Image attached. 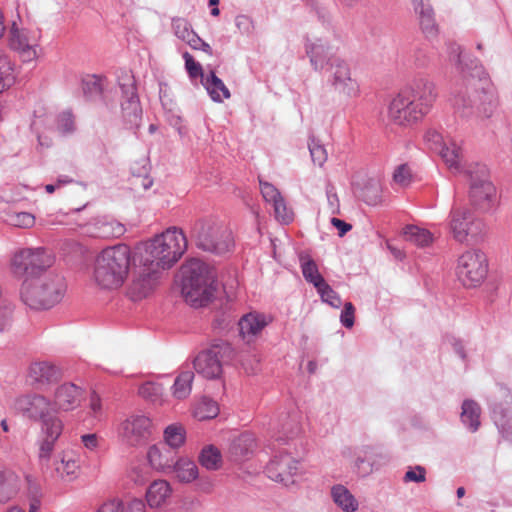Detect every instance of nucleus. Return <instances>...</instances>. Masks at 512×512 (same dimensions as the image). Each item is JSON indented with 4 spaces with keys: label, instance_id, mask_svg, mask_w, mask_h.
Returning <instances> with one entry per match:
<instances>
[{
    "label": "nucleus",
    "instance_id": "nucleus-15",
    "mask_svg": "<svg viewBox=\"0 0 512 512\" xmlns=\"http://www.w3.org/2000/svg\"><path fill=\"white\" fill-rule=\"evenodd\" d=\"M424 140L431 150L440 154L451 171L460 170L463 152L456 141L452 139L446 141L442 134L433 128L426 131Z\"/></svg>",
    "mask_w": 512,
    "mask_h": 512
},
{
    "label": "nucleus",
    "instance_id": "nucleus-61",
    "mask_svg": "<svg viewBox=\"0 0 512 512\" xmlns=\"http://www.w3.org/2000/svg\"><path fill=\"white\" fill-rule=\"evenodd\" d=\"M175 34L178 38L188 43L189 38L191 39L192 34L195 32L188 27V23L182 19H179L173 23Z\"/></svg>",
    "mask_w": 512,
    "mask_h": 512
},
{
    "label": "nucleus",
    "instance_id": "nucleus-56",
    "mask_svg": "<svg viewBox=\"0 0 512 512\" xmlns=\"http://www.w3.org/2000/svg\"><path fill=\"white\" fill-rule=\"evenodd\" d=\"M275 217L282 221L283 223H290L293 220L292 212L287 208L286 203L281 196L275 203L273 204Z\"/></svg>",
    "mask_w": 512,
    "mask_h": 512
},
{
    "label": "nucleus",
    "instance_id": "nucleus-35",
    "mask_svg": "<svg viewBox=\"0 0 512 512\" xmlns=\"http://www.w3.org/2000/svg\"><path fill=\"white\" fill-rule=\"evenodd\" d=\"M331 497L334 503L344 512H355L358 509V501L348 488L342 484L332 486Z\"/></svg>",
    "mask_w": 512,
    "mask_h": 512
},
{
    "label": "nucleus",
    "instance_id": "nucleus-18",
    "mask_svg": "<svg viewBox=\"0 0 512 512\" xmlns=\"http://www.w3.org/2000/svg\"><path fill=\"white\" fill-rule=\"evenodd\" d=\"M152 434V421L143 414H133L122 422L120 435L130 446L145 444Z\"/></svg>",
    "mask_w": 512,
    "mask_h": 512
},
{
    "label": "nucleus",
    "instance_id": "nucleus-25",
    "mask_svg": "<svg viewBox=\"0 0 512 512\" xmlns=\"http://www.w3.org/2000/svg\"><path fill=\"white\" fill-rule=\"evenodd\" d=\"M272 321V317L264 313L250 312L238 322L240 336L247 342L252 341Z\"/></svg>",
    "mask_w": 512,
    "mask_h": 512
},
{
    "label": "nucleus",
    "instance_id": "nucleus-11",
    "mask_svg": "<svg viewBox=\"0 0 512 512\" xmlns=\"http://www.w3.org/2000/svg\"><path fill=\"white\" fill-rule=\"evenodd\" d=\"M450 231L453 238L460 242H478L485 234L484 222L475 217L470 209L452 207L450 211Z\"/></svg>",
    "mask_w": 512,
    "mask_h": 512
},
{
    "label": "nucleus",
    "instance_id": "nucleus-41",
    "mask_svg": "<svg viewBox=\"0 0 512 512\" xmlns=\"http://www.w3.org/2000/svg\"><path fill=\"white\" fill-rule=\"evenodd\" d=\"M403 233L407 241L420 247L428 246L433 241L432 234L428 230L415 225H407Z\"/></svg>",
    "mask_w": 512,
    "mask_h": 512
},
{
    "label": "nucleus",
    "instance_id": "nucleus-12",
    "mask_svg": "<svg viewBox=\"0 0 512 512\" xmlns=\"http://www.w3.org/2000/svg\"><path fill=\"white\" fill-rule=\"evenodd\" d=\"M488 273L486 255L480 250H468L458 259L457 275L461 283L468 288L479 286Z\"/></svg>",
    "mask_w": 512,
    "mask_h": 512
},
{
    "label": "nucleus",
    "instance_id": "nucleus-32",
    "mask_svg": "<svg viewBox=\"0 0 512 512\" xmlns=\"http://www.w3.org/2000/svg\"><path fill=\"white\" fill-rule=\"evenodd\" d=\"M172 489L166 480H156L146 491V500L151 508L160 507L171 496Z\"/></svg>",
    "mask_w": 512,
    "mask_h": 512
},
{
    "label": "nucleus",
    "instance_id": "nucleus-52",
    "mask_svg": "<svg viewBox=\"0 0 512 512\" xmlns=\"http://www.w3.org/2000/svg\"><path fill=\"white\" fill-rule=\"evenodd\" d=\"M308 147L313 163L320 167L323 166L327 160V152L324 146L317 142L315 139H312L308 144Z\"/></svg>",
    "mask_w": 512,
    "mask_h": 512
},
{
    "label": "nucleus",
    "instance_id": "nucleus-38",
    "mask_svg": "<svg viewBox=\"0 0 512 512\" xmlns=\"http://www.w3.org/2000/svg\"><path fill=\"white\" fill-rule=\"evenodd\" d=\"M171 471L175 472L178 480L183 483H189L195 480L198 476L197 465L195 462L187 458H178Z\"/></svg>",
    "mask_w": 512,
    "mask_h": 512
},
{
    "label": "nucleus",
    "instance_id": "nucleus-45",
    "mask_svg": "<svg viewBox=\"0 0 512 512\" xmlns=\"http://www.w3.org/2000/svg\"><path fill=\"white\" fill-rule=\"evenodd\" d=\"M219 413V407L216 401L204 397L195 409V417L199 420L215 418Z\"/></svg>",
    "mask_w": 512,
    "mask_h": 512
},
{
    "label": "nucleus",
    "instance_id": "nucleus-59",
    "mask_svg": "<svg viewBox=\"0 0 512 512\" xmlns=\"http://www.w3.org/2000/svg\"><path fill=\"white\" fill-rule=\"evenodd\" d=\"M426 480V470L423 466L417 465L414 469H409L404 475V482L421 483Z\"/></svg>",
    "mask_w": 512,
    "mask_h": 512
},
{
    "label": "nucleus",
    "instance_id": "nucleus-51",
    "mask_svg": "<svg viewBox=\"0 0 512 512\" xmlns=\"http://www.w3.org/2000/svg\"><path fill=\"white\" fill-rule=\"evenodd\" d=\"M0 77L3 83H15L16 80L14 64L4 54H0Z\"/></svg>",
    "mask_w": 512,
    "mask_h": 512
},
{
    "label": "nucleus",
    "instance_id": "nucleus-58",
    "mask_svg": "<svg viewBox=\"0 0 512 512\" xmlns=\"http://www.w3.org/2000/svg\"><path fill=\"white\" fill-rule=\"evenodd\" d=\"M117 512H144L145 504L141 499H133L130 502L124 504L121 501H116Z\"/></svg>",
    "mask_w": 512,
    "mask_h": 512
},
{
    "label": "nucleus",
    "instance_id": "nucleus-24",
    "mask_svg": "<svg viewBox=\"0 0 512 512\" xmlns=\"http://www.w3.org/2000/svg\"><path fill=\"white\" fill-rule=\"evenodd\" d=\"M412 4L425 38L428 40L436 38L438 35V25L429 0H412Z\"/></svg>",
    "mask_w": 512,
    "mask_h": 512
},
{
    "label": "nucleus",
    "instance_id": "nucleus-17",
    "mask_svg": "<svg viewBox=\"0 0 512 512\" xmlns=\"http://www.w3.org/2000/svg\"><path fill=\"white\" fill-rule=\"evenodd\" d=\"M305 54L309 58L310 65L315 72H325L334 60H338L340 56L328 41L322 38L311 39L305 38L304 41Z\"/></svg>",
    "mask_w": 512,
    "mask_h": 512
},
{
    "label": "nucleus",
    "instance_id": "nucleus-62",
    "mask_svg": "<svg viewBox=\"0 0 512 512\" xmlns=\"http://www.w3.org/2000/svg\"><path fill=\"white\" fill-rule=\"evenodd\" d=\"M149 168L146 166V164H143L141 167H138V163L132 167V174L133 176L137 178H142L141 185L142 187L147 190L149 189L152 184L153 180L148 178Z\"/></svg>",
    "mask_w": 512,
    "mask_h": 512
},
{
    "label": "nucleus",
    "instance_id": "nucleus-55",
    "mask_svg": "<svg viewBox=\"0 0 512 512\" xmlns=\"http://www.w3.org/2000/svg\"><path fill=\"white\" fill-rule=\"evenodd\" d=\"M57 128L63 135L70 134L75 130L74 118L71 112L64 111L59 114Z\"/></svg>",
    "mask_w": 512,
    "mask_h": 512
},
{
    "label": "nucleus",
    "instance_id": "nucleus-48",
    "mask_svg": "<svg viewBox=\"0 0 512 512\" xmlns=\"http://www.w3.org/2000/svg\"><path fill=\"white\" fill-rule=\"evenodd\" d=\"M138 393L144 399L155 402L162 395L163 387L159 383L147 381L139 387Z\"/></svg>",
    "mask_w": 512,
    "mask_h": 512
},
{
    "label": "nucleus",
    "instance_id": "nucleus-42",
    "mask_svg": "<svg viewBox=\"0 0 512 512\" xmlns=\"http://www.w3.org/2000/svg\"><path fill=\"white\" fill-rule=\"evenodd\" d=\"M164 442L174 451L185 442V429L181 425L171 424L164 430Z\"/></svg>",
    "mask_w": 512,
    "mask_h": 512
},
{
    "label": "nucleus",
    "instance_id": "nucleus-28",
    "mask_svg": "<svg viewBox=\"0 0 512 512\" xmlns=\"http://www.w3.org/2000/svg\"><path fill=\"white\" fill-rule=\"evenodd\" d=\"M147 457L154 469L170 471L177 460V452L168 447L167 444L158 443L149 448Z\"/></svg>",
    "mask_w": 512,
    "mask_h": 512
},
{
    "label": "nucleus",
    "instance_id": "nucleus-33",
    "mask_svg": "<svg viewBox=\"0 0 512 512\" xmlns=\"http://www.w3.org/2000/svg\"><path fill=\"white\" fill-rule=\"evenodd\" d=\"M202 85L208 92L214 102H222L223 99L230 98V91L224 82L211 71L201 80Z\"/></svg>",
    "mask_w": 512,
    "mask_h": 512
},
{
    "label": "nucleus",
    "instance_id": "nucleus-40",
    "mask_svg": "<svg viewBox=\"0 0 512 512\" xmlns=\"http://www.w3.org/2000/svg\"><path fill=\"white\" fill-rule=\"evenodd\" d=\"M198 461L207 470H217L221 466L222 455L217 447L208 445L201 450Z\"/></svg>",
    "mask_w": 512,
    "mask_h": 512
},
{
    "label": "nucleus",
    "instance_id": "nucleus-7",
    "mask_svg": "<svg viewBox=\"0 0 512 512\" xmlns=\"http://www.w3.org/2000/svg\"><path fill=\"white\" fill-rule=\"evenodd\" d=\"M191 236L198 248L217 255L229 252L233 246L231 232L212 219L197 220L192 226Z\"/></svg>",
    "mask_w": 512,
    "mask_h": 512
},
{
    "label": "nucleus",
    "instance_id": "nucleus-5",
    "mask_svg": "<svg viewBox=\"0 0 512 512\" xmlns=\"http://www.w3.org/2000/svg\"><path fill=\"white\" fill-rule=\"evenodd\" d=\"M64 291L63 277L49 272L43 277L24 280L21 298L31 309H50L62 299Z\"/></svg>",
    "mask_w": 512,
    "mask_h": 512
},
{
    "label": "nucleus",
    "instance_id": "nucleus-30",
    "mask_svg": "<svg viewBox=\"0 0 512 512\" xmlns=\"http://www.w3.org/2000/svg\"><path fill=\"white\" fill-rule=\"evenodd\" d=\"M256 448V441L251 433H242L235 438L229 447L230 458L235 462L249 459Z\"/></svg>",
    "mask_w": 512,
    "mask_h": 512
},
{
    "label": "nucleus",
    "instance_id": "nucleus-26",
    "mask_svg": "<svg viewBox=\"0 0 512 512\" xmlns=\"http://www.w3.org/2000/svg\"><path fill=\"white\" fill-rule=\"evenodd\" d=\"M88 231L91 236L100 239H113L121 237L126 228L121 222L110 218L101 217L94 219L88 226Z\"/></svg>",
    "mask_w": 512,
    "mask_h": 512
},
{
    "label": "nucleus",
    "instance_id": "nucleus-6",
    "mask_svg": "<svg viewBox=\"0 0 512 512\" xmlns=\"http://www.w3.org/2000/svg\"><path fill=\"white\" fill-rule=\"evenodd\" d=\"M454 173L462 174L469 182V197L471 203L483 210H489L496 194V189L490 180L489 169L485 164L472 162L462 166Z\"/></svg>",
    "mask_w": 512,
    "mask_h": 512
},
{
    "label": "nucleus",
    "instance_id": "nucleus-8",
    "mask_svg": "<svg viewBox=\"0 0 512 512\" xmlns=\"http://www.w3.org/2000/svg\"><path fill=\"white\" fill-rule=\"evenodd\" d=\"M451 102L455 112L462 118H470L474 115L488 118L495 107L491 93L483 89L471 91L468 87L453 91Z\"/></svg>",
    "mask_w": 512,
    "mask_h": 512
},
{
    "label": "nucleus",
    "instance_id": "nucleus-14",
    "mask_svg": "<svg viewBox=\"0 0 512 512\" xmlns=\"http://www.w3.org/2000/svg\"><path fill=\"white\" fill-rule=\"evenodd\" d=\"M14 406L24 417L33 421H41L42 428L45 427L46 422L60 419L50 414L53 411L50 400L39 394L22 395L16 399Z\"/></svg>",
    "mask_w": 512,
    "mask_h": 512
},
{
    "label": "nucleus",
    "instance_id": "nucleus-3",
    "mask_svg": "<svg viewBox=\"0 0 512 512\" xmlns=\"http://www.w3.org/2000/svg\"><path fill=\"white\" fill-rule=\"evenodd\" d=\"M131 263V250L125 244L103 249L95 258L93 278L103 289H116L126 280Z\"/></svg>",
    "mask_w": 512,
    "mask_h": 512
},
{
    "label": "nucleus",
    "instance_id": "nucleus-1",
    "mask_svg": "<svg viewBox=\"0 0 512 512\" xmlns=\"http://www.w3.org/2000/svg\"><path fill=\"white\" fill-rule=\"evenodd\" d=\"M187 248V239L181 229L172 227L147 241L138 253V262L143 266L139 277L131 286L134 299L146 297L153 289L159 270L171 268Z\"/></svg>",
    "mask_w": 512,
    "mask_h": 512
},
{
    "label": "nucleus",
    "instance_id": "nucleus-53",
    "mask_svg": "<svg viewBox=\"0 0 512 512\" xmlns=\"http://www.w3.org/2000/svg\"><path fill=\"white\" fill-rule=\"evenodd\" d=\"M183 58L185 60V68L189 77L191 79L201 77L202 80L205 76L201 64L196 62L194 57L188 52L183 53Z\"/></svg>",
    "mask_w": 512,
    "mask_h": 512
},
{
    "label": "nucleus",
    "instance_id": "nucleus-43",
    "mask_svg": "<svg viewBox=\"0 0 512 512\" xmlns=\"http://www.w3.org/2000/svg\"><path fill=\"white\" fill-rule=\"evenodd\" d=\"M78 468L77 461L67 454H64L59 460L55 461V470L63 479L65 477L68 480L75 478Z\"/></svg>",
    "mask_w": 512,
    "mask_h": 512
},
{
    "label": "nucleus",
    "instance_id": "nucleus-47",
    "mask_svg": "<svg viewBox=\"0 0 512 512\" xmlns=\"http://www.w3.org/2000/svg\"><path fill=\"white\" fill-rule=\"evenodd\" d=\"M14 307L8 299L0 301V332L8 331L13 322Z\"/></svg>",
    "mask_w": 512,
    "mask_h": 512
},
{
    "label": "nucleus",
    "instance_id": "nucleus-27",
    "mask_svg": "<svg viewBox=\"0 0 512 512\" xmlns=\"http://www.w3.org/2000/svg\"><path fill=\"white\" fill-rule=\"evenodd\" d=\"M45 434L39 448V461L42 466L48 464L51 453L54 449L55 442L58 440L63 431V423L61 419H54L45 423L42 428Z\"/></svg>",
    "mask_w": 512,
    "mask_h": 512
},
{
    "label": "nucleus",
    "instance_id": "nucleus-64",
    "mask_svg": "<svg viewBox=\"0 0 512 512\" xmlns=\"http://www.w3.org/2000/svg\"><path fill=\"white\" fill-rule=\"evenodd\" d=\"M188 44L192 49L202 50L210 56L213 54L211 46L202 40L196 33L192 34L191 39L189 38Z\"/></svg>",
    "mask_w": 512,
    "mask_h": 512
},
{
    "label": "nucleus",
    "instance_id": "nucleus-39",
    "mask_svg": "<svg viewBox=\"0 0 512 512\" xmlns=\"http://www.w3.org/2000/svg\"><path fill=\"white\" fill-rule=\"evenodd\" d=\"M194 372L191 370L182 371L175 379L172 386V394L177 399H185L191 393Z\"/></svg>",
    "mask_w": 512,
    "mask_h": 512
},
{
    "label": "nucleus",
    "instance_id": "nucleus-44",
    "mask_svg": "<svg viewBox=\"0 0 512 512\" xmlns=\"http://www.w3.org/2000/svg\"><path fill=\"white\" fill-rule=\"evenodd\" d=\"M82 90L88 100H94L102 94L101 78L96 75H88L82 80Z\"/></svg>",
    "mask_w": 512,
    "mask_h": 512
},
{
    "label": "nucleus",
    "instance_id": "nucleus-37",
    "mask_svg": "<svg viewBox=\"0 0 512 512\" xmlns=\"http://www.w3.org/2000/svg\"><path fill=\"white\" fill-rule=\"evenodd\" d=\"M19 489V480L12 471H0V503L8 502Z\"/></svg>",
    "mask_w": 512,
    "mask_h": 512
},
{
    "label": "nucleus",
    "instance_id": "nucleus-60",
    "mask_svg": "<svg viewBox=\"0 0 512 512\" xmlns=\"http://www.w3.org/2000/svg\"><path fill=\"white\" fill-rule=\"evenodd\" d=\"M355 308L351 302H346L340 315V322L346 328H351L354 325Z\"/></svg>",
    "mask_w": 512,
    "mask_h": 512
},
{
    "label": "nucleus",
    "instance_id": "nucleus-63",
    "mask_svg": "<svg viewBox=\"0 0 512 512\" xmlns=\"http://www.w3.org/2000/svg\"><path fill=\"white\" fill-rule=\"evenodd\" d=\"M235 25L243 34H250L254 28L252 19L247 15L236 16Z\"/></svg>",
    "mask_w": 512,
    "mask_h": 512
},
{
    "label": "nucleus",
    "instance_id": "nucleus-36",
    "mask_svg": "<svg viewBox=\"0 0 512 512\" xmlns=\"http://www.w3.org/2000/svg\"><path fill=\"white\" fill-rule=\"evenodd\" d=\"M299 261L304 279L313 284L315 288L323 285L325 279L319 273L316 262L309 255L303 253L300 254Z\"/></svg>",
    "mask_w": 512,
    "mask_h": 512
},
{
    "label": "nucleus",
    "instance_id": "nucleus-21",
    "mask_svg": "<svg viewBox=\"0 0 512 512\" xmlns=\"http://www.w3.org/2000/svg\"><path fill=\"white\" fill-rule=\"evenodd\" d=\"M499 392L506 398L505 406L502 403H494L491 406L492 419L502 436L512 440V395L505 386H500Z\"/></svg>",
    "mask_w": 512,
    "mask_h": 512
},
{
    "label": "nucleus",
    "instance_id": "nucleus-16",
    "mask_svg": "<svg viewBox=\"0 0 512 512\" xmlns=\"http://www.w3.org/2000/svg\"><path fill=\"white\" fill-rule=\"evenodd\" d=\"M123 101L121 102L122 117L127 129L137 130L141 125L142 108L133 77L119 83Z\"/></svg>",
    "mask_w": 512,
    "mask_h": 512
},
{
    "label": "nucleus",
    "instance_id": "nucleus-20",
    "mask_svg": "<svg viewBox=\"0 0 512 512\" xmlns=\"http://www.w3.org/2000/svg\"><path fill=\"white\" fill-rule=\"evenodd\" d=\"M388 457L378 448L362 446L355 452L352 466L353 472L359 477H367L387 464Z\"/></svg>",
    "mask_w": 512,
    "mask_h": 512
},
{
    "label": "nucleus",
    "instance_id": "nucleus-4",
    "mask_svg": "<svg viewBox=\"0 0 512 512\" xmlns=\"http://www.w3.org/2000/svg\"><path fill=\"white\" fill-rule=\"evenodd\" d=\"M181 291L187 303L203 307L213 298L216 291L215 276L203 261L192 258L181 266Z\"/></svg>",
    "mask_w": 512,
    "mask_h": 512
},
{
    "label": "nucleus",
    "instance_id": "nucleus-57",
    "mask_svg": "<svg viewBox=\"0 0 512 512\" xmlns=\"http://www.w3.org/2000/svg\"><path fill=\"white\" fill-rule=\"evenodd\" d=\"M260 190L265 201L272 205L281 197L278 189L271 183L260 181Z\"/></svg>",
    "mask_w": 512,
    "mask_h": 512
},
{
    "label": "nucleus",
    "instance_id": "nucleus-54",
    "mask_svg": "<svg viewBox=\"0 0 512 512\" xmlns=\"http://www.w3.org/2000/svg\"><path fill=\"white\" fill-rule=\"evenodd\" d=\"M411 170L407 164H401L393 172V181L401 187H406L411 182Z\"/></svg>",
    "mask_w": 512,
    "mask_h": 512
},
{
    "label": "nucleus",
    "instance_id": "nucleus-9",
    "mask_svg": "<svg viewBox=\"0 0 512 512\" xmlns=\"http://www.w3.org/2000/svg\"><path fill=\"white\" fill-rule=\"evenodd\" d=\"M54 258L44 248H24L17 251L12 259V270L24 280L43 277L52 266Z\"/></svg>",
    "mask_w": 512,
    "mask_h": 512
},
{
    "label": "nucleus",
    "instance_id": "nucleus-19",
    "mask_svg": "<svg viewBox=\"0 0 512 512\" xmlns=\"http://www.w3.org/2000/svg\"><path fill=\"white\" fill-rule=\"evenodd\" d=\"M299 470V462L288 453L274 456L267 464L265 473L273 481L289 486L295 483L294 476Z\"/></svg>",
    "mask_w": 512,
    "mask_h": 512
},
{
    "label": "nucleus",
    "instance_id": "nucleus-10",
    "mask_svg": "<svg viewBox=\"0 0 512 512\" xmlns=\"http://www.w3.org/2000/svg\"><path fill=\"white\" fill-rule=\"evenodd\" d=\"M233 354L231 345L217 341L201 351L193 360L195 371L206 379H217L223 371V364L230 361Z\"/></svg>",
    "mask_w": 512,
    "mask_h": 512
},
{
    "label": "nucleus",
    "instance_id": "nucleus-23",
    "mask_svg": "<svg viewBox=\"0 0 512 512\" xmlns=\"http://www.w3.org/2000/svg\"><path fill=\"white\" fill-rule=\"evenodd\" d=\"M82 389L74 383L60 385L54 393L53 411H70L80 404Z\"/></svg>",
    "mask_w": 512,
    "mask_h": 512
},
{
    "label": "nucleus",
    "instance_id": "nucleus-34",
    "mask_svg": "<svg viewBox=\"0 0 512 512\" xmlns=\"http://www.w3.org/2000/svg\"><path fill=\"white\" fill-rule=\"evenodd\" d=\"M462 412L460 415L462 423L467 427L470 432H476L480 427V405L472 400L466 399L461 406Z\"/></svg>",
    "mask_w": 512,
    "mask_h": 512
},
{
    "label": "nucleus",
    "instance_id": "nucleus-31",
    "mask_svg": "<svg viewBox=\"0 0 512 512\" xmlns=\"http://www.w3.org/2000/svg\"><path fill=\"white\" fill-rule=\"evenodd\" d=\"M29 375L39 384H51L61 378V370L50 362L40 361L31 364Z\"/></svg>",
    "mask_w": 512,
    "mask_h": 512
},
{
    "label": "nucleus",
    "instance_id": "nucleus-22",
    "mask_svg": "<svg viewBox=\"0 0 512 512\" xmlns=\"http://www.w3.org/2000/svg\"><path fill=\"white\" fill-rule=\"evenodd\" d=\"M354 195L369 206H377L382 202V186L376 178H363L352 183Z\"/></svg>",
    "mask_w": 512,
    "mask_h": 512
},
{
    "label": "nucleus",
    "instance_id": "nucleus-2",
    "mask_svg": "<svg viewBox=\"0 0 512 512\" xmlns=\"http://www.w3.org/2000/svg\"><path fill=\"white\" fill-rule=\"evenodd\" d=\"M436 98V87L432 81L425 77L415 78L391 100L388 118L395 125L411 126L431 111Z\"/></svg>",
    "mask_w": 512,
    "mask_h": 512
},
{
    "label": "nucleus",
    "instance_id": "nucleus-46",
    "mask_svg": "<svg viewBox=\"0 0 512 512\" xmlns=\"http://www.w3.org/2000/svg\"><path fill=\"white\" fill-rule=\"evenodd\" d=\"M9 44L13 50L22 49L25 44H31L27 32L20 29L16 22H13L9 30Z\"/></svg>",
    "mask_w": 512,
    "mask_h": 512
},
{
    "label": "nucleus",
    "instance_id": "nucleus-13",
    "mask_svg": "<svg viewBox=\"0 0 512 512\" xmlns=\"http://www.w3.org/2000/svg\"><path fill=\"white\" fill-rule=\"evenodd\" d=\"M325 72L327 73V82L335 92L348 98L358 95V82L352 77L350 65L344 58L340 57L338 60H334V64Z\"/></svg>",
    "mask_w": 512,
    "mask_h": 512
},
{
    "label": "nucleus",
    "instance_id": "nucleus-50",
    "mask_svg": "<svg viewBox=\"0 0 512 512\" xmlns=\"http://www.w3.org/2000/svg\"><path fill=\"white\" fill-rule=\"evenodd\" d=\"M316 289L320 294L321 299L328 303L330 306L339 308L342 305L340 296L330 287L326 281L323 283V285H320Z\"/></svg>",
    "mask_w": 512,
    "mask_h": 512
},
{
    "label": "nucleus",
    "instance_id": "nucleus-49",
    "mask_svg": "<svg viewBox=\"0 0 512 512\" xmlns=\"http://www.w3.org/2000/svg\"><path fill=\"white\" fill-rule=\"evenodd\" d=\"M10 225L19 228H30L35 224V216L29 212H11L7 216Z\"/></svg>",
    "mask_w": 512,
    "mask_h": 512
},
{
    "label": "nucleus",
    "instance_id": "nucleus-29",
    "mask_svg": "<svg viewBox=\"0 0 512 512\" xmlns=\"http://www.w3.org/2000/svg\"><path fill=\"white\" fill-rule=\"evenodd\" d=\"M449 61L453 62L457 69L464 75H469L472 78L480 77L483 68L477 59H466L461 56L462 50L460 45L456 43H449L447 45Z\"/></svg>",
    "mask_w": 512,
    "mask_h": 512
}]
</instances>
